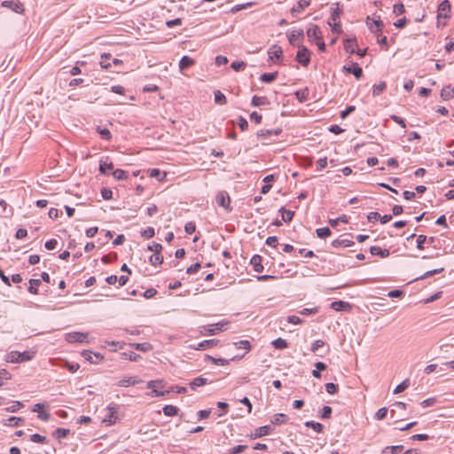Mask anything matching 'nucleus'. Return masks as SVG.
Masks as SVG:
<instances>
[{"instance_id":"obj_26","label":"nucleus","mask_w":454,"mask_h":454,"mask_svg":"<svg viewBox=\"0 0 454 454\" xmlns=\"http://www.w3.org/2000/svg\"><path fill=\"white\" fill-rule=\"evenodd\" d=\"M268 104H269V100L266 97L254 95L251 100V105L253 106H265Z\"/></svg>"},{"instance_id":"obj_31","label":"nucleus","mask_w":454,"mask_h":454,"mask_svg":"<svg viewBox=\"0 0 454 454\" xmlns=\"http://www.w3.org/2000/svg\"><path fill=\"white\" fill-rule=\"evenodd\" d=\"M149 262L153 266L160 265L163 262V256L161 255V253H153L149 257Z\"/></svg>"},{"instance_id":"obj_48","label":"nucleus","mask_w":454,"mask_h":454,"mask_svg":"<svg viewBox=\"0 0 454 454\" xmlns=\"http://www.w3.org/2000/svg\"><path fill=\"white\" fill-rule=\"evenodd\" d=\"M30 440L33 442H36V443H42V444H44V443H47V439L45 436L43 435H41L39 434H31L30 435Z\"/></svg>"},{"instance_id":"obj_45","label":"nucleus","mask_w":454,"mask_h":454,"mask_svg":"<svg viewBox=\"0 0 454 454\" xmlns=\"http://www.w3.org/2000/svg\"><path fill=\"white\" fill-rule=\"evenodd\" d=\"M272 423L286 424L288 423V416L283 413L275 414L274 420H272Z\"/></svg>"},{"instance_id":"obj_18","label":"nucleus","mask_w":454,"mask_h":454,"mask_svg":"<svg viewBox=\"0 0 454 454\" xmlns=\"http://www.w3.org/2000/svg\"><path fill=\"white\" fill-rule=\"evenodd\" d=\"M262 258L259 254H254L252 256L250 260V263L254 268L255 272H262L263 270V266L262 264Z\"/></svg>"},{"instance_id":"obj_56","label":"nucleus","mask_w":454,"mask_h":454,"mask_svg":"<svg viewBox=\"0 0 454 454\" xmlns=\"http://www.w3.org/2000/svg\"><path fill=\"white\" fill-rule=\"evenodd\" d=\"M286 322L293 325H300L303 322V320L296 315H291L286 317Z\"/></svg>"},{"instance_id":"obj_49","label":"nucleus","mask_w":454,"mask_h":454,"mask_svg":"<svg viewBox=\"0 0 454 454\" xmlns=\"http://www.w3.org/2000/svg\"><path fill=\"white\" fill-rule=\"evenodd\" d=\"M111 58V54L104 53L101 55L100 66L102 68L107 69L111 67V64L107 61Z\"/></svg>"},{"instance_id":"obj_14","label":"nucleus","mask_w":454,"mask_h":454,"mask_svg":"<svg viewBox=\"0 0 454 454\" xmlns=\"http://www.w3.org/2000/svg\"><path fill=\"white\" fill-rule=\"evenodd\" d=\"M309 51L307 48H302L297 51L296 60L302 66H308L309 63Z\"/></svg>"},{"instance_id":"obj_34","label":"nucleus","mask_w":454,"mask_h":454,"mask_svg":"<svg viewBox=\"0 0 454 454\" xmlns=\"http://www.w3.org/2000/svg\"><path fill=\"white\" fill-rule=\"evenodd\" d=\"M69 429L68 428H66V427H58L54 433H53V436L59 440L62 439V438H66L68 434H69Z\"/></svg>"},{"instance_id":"obj_41","label":"nucleus","mask_w":454,"mask_h":454,"mask_svg":"<svg viewBox=\"0 0 454 454\" xmlns=\"http://www.w3.org/2000/svg\"><path fill=\"white\" fill-rule=\"evenodd\" d=\"M217 407L219 409L222 410V411H220L219 410H214V416L215 417H220L222 416L223 414L226 413L227 412V409H228V403H224V402H218L217 403Z\"/></svg>"},{"instance_id":"obj_59","label":"nucleus","mask_w":454,"mask_h":454,"mask_svg":"<svg viewBox=\"0 0 454 454\" xmlns=\"http://www.w3.org/2000/svg\"><path fill=\"white\" fill-rule=\"evenodd\" d=\"M158 384L157 381H154V380H151L147 383V387L152 389L155 394L156 395H164V392L162 391H159L155 387L156 385Z\"/></svg>"},{"instance_id":"obj_38","label":"nucleus","mask_w":454,"mask_h":454,"mask_svg":"<svg viewBox=\"0 0 454 454\" xmlns=\"http://www.w3.org/2000/svg\"><path fill=\"white\" fill-rule=\"evenodd\" d=\"M214 96H215V98H214L215 102L217 105L223 106V105L226 104V102H227L226 97L220 90H215L214 93Z\"/></svg>"},{"instance_id":"obj_12","label":"nucleus","mask_w":454,"mask_h":454,"mask_svg":"<svg viewBox=\"0 0 454 454\" xmlns=\"http://www.w3.org/2000/svg\"><path fill=\"white\" fill-rule=\"evenodd\" d=\"M348 236L351 234H345L340 236L339 239L333 240L332 245L333 247H348L353 246L355 243L353 240L348 239Z\"/></svg>"},{"instance_id":"obj_13","label":"nucleus","mask_w":454,"mask_h":454,"mask_svg":"<svg viewBox=\"0 0 454 454\" xmlns=\"http://www.w3.org/2000/svg\"><path fill=\"white\" fill-rule=\"evenodd\" d=\"M289 43L293 45H298L300 41L303 38L304 34L302 29H294L287 34Z\"/></svg>"},{"instance_id":"obj_63","label":"nucleus","mask_w":454,"mask_h":454,"mask_svg":"<svg viewBox=\"0 0 454 454\" xmlns=\"http://www.w3.org/2000/svg\"><path fill=\"white\" fill-rule=\"evenodd\" d=\"M325 390L328 394L330 395H333L337 392L338 390V386L335 385L334 383H326L325 384Z\"/></svg>"},{"instance_id":"obj_5","label":"nucleus","mask_w":454,"mask_h":454,"mask_svg":"<svg viewBox=\"0 0 454 454\" xmlns=\"http://www.w3.org/2000/svg\"><path fill=\"white\" fill-rule=\"evenodd\" d=\"M1 6L19 14H23L25 12L24 4L20 0H4Z\"/></svg>"},{"instance_id":"obj_29","label":"nucleus","mask_w":454,"mask_h":454,"mask_svg":"<svg viewBox=\"0 0 454 454\" xmlns=\"http://www.w3.org/2000/svg\"><path fill=\"white\" fill-rule=\"evenodd\" d=\"M30 286L27 288V291L32 294H38V286L41 285L40 279L31 278L29 280Z\"/></svg>"},{"instance_id":"obj_61","label":"nucleus","mask_w":454,"mask_h":454,"mask_svg":"<svg viewBox=\"0 0 454 454\" xmlns=\"http://www.w3.org/2000/svg\"><path fill=\"white\" fill-rule=\"evenodd\" d=\"M270 427H258L256 429V433L254 434V436L258 437V436L269 434L270 433Z\"/></svg>"},{"instance_id":"obj_40","label":"nucleus","mask_w":454,"mask_h":454,"mask_svg":"<svg viewBox=\"0 0 454 454\" xmlns=\"http://www.w3.org/2000/svg\"><path fill=\"white\" fill-rule=\"evenodd\" d=\"M114 169V164L112 162L106 163L100 161L98 170L103 175H108V170Z\"/></svg>"},{"instance_id":"obj_55","label":"nucleus","mask_w":454,"mask_h":454,"mask_svg":"<svg viewBox=\"0 0 454 454\" xmlns=\"http://www.w3.org/2000/svg\"><path fill=\"white\" fill-rule=\"evenodd\" d=\"M132 346L137 350H140V351H147L151 348V345L148 342L135 343V344H132Z\"/></svg>"},{"instance_id":"obj_43","label":"nucleus","mask_w":454,"mask_h":454,"mask_svg":"<svg viewBox=\"0 0 454 454\" xmlns=\"http://www.w3.org/2000/svg\"><path fill=\"white\" fill-rule=\"evenodd\" d=\"M387 88V84L385 82H380L379 84L373 86L372 95L379 96Z\"/></svg>"},{"instance_id":"obj_8","label":"nucleus","mask_w":454,"mask_h":454,"mask_svg":"<svg viewBox=\"0 0 454 454\" xmlns=\"http://www.w3.org/2000/svg\"><path fill=\"white\" fill-rule=\"evenodd\" d=\"M218 343V340H204L197 344L189 345V348L193 350H207L215 347Z\"/></svg>"},{"instance_id":"obj_23","label":"nucleus","mask_w":454,"mask_h":454,"mask_svg":"<svg viewBox=\"0 0 454 454\" xmlns=\"http://www.w3.org/2000/svg\"><path fill=\"white\" fill-rule=\"evenodd\" d=\"M370 252L372 254L380 255L382 258H386V257L389 256V254H390L389 250L382 249L381 247H377V246L371 247Z\"/></svg>"},{"instance_id":"obj_1","label":"nucleus","mask_w":454,"mask_h":454,"mask_svg":"<svg viewBox=\"0 0 454 454\" xmlns=\"http://www.w3.org/2000/svg\"><path fill=\"white\" fill-rule=\"evenodd\" d=\"M35 352L32 350H26L23 352L20 351H11L6 355V362L8 363H23L26 361H30L35 357Z\"/></svg>"},{"instance_id":"obj_53","label":"nucleus","mask_w":454,"mask_h":454,"mask_svg":"<svg viewBox=\"0 0 454 454\" xmlns=\"http://www.w3.org/2000/svg\"><path fill=\"white\" fill-rule=\"evenodd\" d=\"M147 250L152 251L153 253H161L162 246L160 243L153 242L152 244L148 245Z\"/></svg>"},{"instance_id":"obj_32","label":"nucleus","mask_w":454,"mask_h":454,"mask_svg":"<svg viewBox=\"0 0 454 454\" xmlns=\"http://www.w3.org/2000/svg\"><path fill=\"white\" fill-rule=\"evenodd\" d=\"M309 95V88H305L300 90H297L295 92L296 98L299 100V102L302 103L306 101Z\"/></svg>"},{"instance_id":"obj_57","label":"nucleus","mask_w":454,"mask_h":454,"mask_svg":"<svg viewBox=\"0 0 454 454\" xmlns=\"http://www.w3.org/2000/svg\"><path fill=\"white\" fill-rule=\"evenodd\" d=\"M211 413L214 414V409L201 410V411H198V413H197L198 419L199 420L204 419L207 418Z\"/></svg>"},{"instance_id":"obj_21","label":"nucleus","mask_w":454,"mask_h":454,"mask_svg":"<svg viewBox=\"0 0 454 454\" xmlns=\"http://www.w3.org/2000/svg\"><path fill=\"white\" fill-rule=\"evenodd\" d=\"M195 63L194 59L189 56H183L179 61V69L184 71L188 67L193 66Z\"/></svg>"},{"instance_id":"obj_30","label":"nucleus","mask_w":454,"mask_h":454,"mask_svg":"<svg viewBox=\"0 0 454 454\" xmlns=\"http://www.w3.org/2000/svg\"><path fill=\"white\" fill-rule=\"evenodd\" d=\"M278 77V72L264 73L260 76V80L263 82L270 83L274 82Z\"/></svg>"},{"instance_id":"obj_52","label":"nucleus","mask_w":454,"mask_h":454,"mask_svg":"<svg viewBox=\"0 0 454 454\" xmlns=\"http://www.w3.org/2000/svg\"><path fill=\"white\" fill-rule=\"evenodd\" d=\"M122 356L125 358V359H128V360H130V361H137L138 358H140V355L133 352V351H129V352H123L122 353Z\"/></svg>"},{"instance_id":"obj_24","label":"nucleus","mask_w":454,"mask_h":454,"mask_svg":"<svg viewBox=\"0 0 454 454\" xmlns=\"http://www.w3.org/2000/svg\"><path fill=\"white\" fill-rule=\"evenodd\" d=\"M346 71L349 74H353L356 79H359L363 75V70L358 66V64L355 63L350 67H344Z\"/></svg>"},{"instance_id":"obj_62","label":"nucleus","mask_w":454,"mask_h":454,"mask_svg":"<svg viewBox=\"0 0 454 454\" xmlns=\"http://www.w3.org/2000/svg\"><path fill=\"white\" fill-rule=\"evenodd\" d=\"M200 267H201L200 263L195 262L187 268L186 273L190 274V275L194 274V273L198 272V270L200 269Z\"/></svg>"},{"instance_id":"obj_11","label":"nucleus","mask_w":454,"mask_h":454,"mask_svg":"<svg viewBox=\"0 0 454 454\" xmlns=\"http://www.w3.org/2000/svg\"><path fill=\"white\" fill-rule=\"evenodd\" d=\"M340 10L336 4V7H332V12H331V21H329V25L333 27V29L336 32H339L340 30Z\"/></svg>"},{"instance_id":"obj_28","label":"nucleus","mask_w":454,"mask_h":454,"mask_svg":"<svg viewBox=\"0 0 454 454\" xmlns=\"http://www.w3.org/2000/svg\"><path fill=\"white\" fill-rule=\"evenodd\" d=\"M207 383V379L203 377H197L190 382V387L192 390H195L198 387L204 386Z\"/></svg>"},{"instance_id":"obj_19","label":"nucleus","mask_w":454,"mask_h":454,"mask_svg":"<svg viewBox=\"0 0 454 454\" xmlns=\"http://www.w3.org/2000/svg\"><path fill=\"white\" fill-rule=\"evenodd\" d=\"M310 4V0H300L297 4L291 9L293 16H297L305 7Z\"/></svg>"},{"instance_id":"obj_39","label":"nucleus","mask_w":454,"mask_h":454,"mask_svg":"<svg viewBox=\"0 0 454 454\" xmlns=\"http://www.w3.org/2000/svg\"><path fill=\"white\" fill-rule=\"evenodd\" d=\"M411 385L410 380L406 379L403 381H402L399 385L395 387L394 389V394H399L403 392L405 389H407Z\"/></svg>"},{"instance_id":"obj_10","label":"nucleus","mask_w":454,"mask_h":454,"mask_svg":"<svg viewBox=\"0 0 454 454\" xmlns=\"http://www.w3.org/2000/svg\"><path fill=\"white\" fill-rule=\"evenodd\" d=\"M87 333L80 332H73L66 334V340L69 343H83L87 342Z\"/></svg>"},{"instance_id":"obj_46","label":"nucleus","mask_w":454,"mask_h":454,"mask_svg":"<svg viewBox=\"0 0 454 454\" xmlns=\"http://www.w3.org/2000/svg\"><path fill=\"white\" fill-rule=\"evenodd\" d=\"M294 256L295 258L299 256H305V257H312V250H306L304 248H299L296 249V252H294Z\"/></svg>"},{"instance_id":"obj_47","label":"nucleus","mask_w":454,"mask_h":454,"mask_svg":"<svg viewBox=\"0 0 454 454\" xmlns=\"http://www.w3.org/2000/svg\"><path fill=\"white\" fill-rule=\"evenodd\" d=\"M178 408L173 405H165L163 412L166 416H174L177 413Z\"/></svg>"},{"instance_id":"obj_15","label":"nucleus","mask_w":454,"mask_h":454,"mask_svg":"<svg viewBox=\"0 0 454 454\" xmlns=\"http://www.w3.org/2000/svg\"><path fill=\"white\" fill-rule=\"evenodd\" d=\"M281 132L282 129L279 128L275 129H262L257 132V137L263 141H267L270 140L272 135L277 136L279 135Z\"/></svg>"},{"instance_id":"obj_17","label":"nucleus","mask_w":454,"mask_h":454,"mask_svg":"<svg viewBox=\"0 0 454 454\" xmlns=\"http://www.w3.org/2000/svg\"><path fill=\"white\" fill-rule=\"evenodd\" d=\"M268 54L270 59L275 61L281 59L283 51L280 46L275 44L270 48Z\"/></svg>"},{"instance_id":"obj_64","label":"nucleus","mask_w":454,"mask_h":454,"mask_svg":"<svg viewBox=\"0 0 454 454\" xmlns=\"http://www.w3.org/2000/svg\"><path fill=\"white\" fill-rule=\"evenodd\" d=\"M57 245H58V240L55 239H51L45 242L44 247L48 250H53L56 248Z\"/></svg>"},{"instance_id":"obj_22","label":"nucleus","mask_w":454,"mask_h":454,"mask_svg":"<svg viewBox=\"0 0 454 454\" xmlns=\"http://www.w3.org/2000/svg\"><path fill=\"white\" fill-rule=\"evenodd\" d=\"M441 98L442 100H450L454 98V87L450 85L445 86L441 90Z\"/></svg>"},{"instance_id":"obj_54","label":"nucleus","mask_w":454,"mask_h":454,"mask_svg":"<svg viewBox=\"0 0 454 454\" xmlns=\"http://www.w3.org/2000/svg\"><path fill=\"white\" fill-rule=\"evenodd\" d=\"M246 63L244 61H233L231 65V67L239 72L243 70L246 67Z\"/></svg>"},{"instance_id":"obj_7","label":"nucleus","mask_w":454,"mask_h":454,"mask_svg":"<svg viewBox=\"0 0 454 454\" xmlns=\"http://www.w3.org/2000/svg\"><path fill=\"white\" fill-rule=\"evenodd\" d=\"M82 356L88 362L93 364H98L104 360L103 355L98 352H92L91 350H83Z\"/></svg>"},{"instance_id":"obj_60","label":"nucleus","mask_w":454,"mask_h":454,"mask_svg":"<svg viewBox=\"0 0 454 454\" xmlns=\"http://www.w3.org/2000/svg\"><path fill=\"white\" fill-rule=\"evenodd\" d=\"M184 231L187 234H192L196 231V225L193 222H188L184 225Z\"/></svg>"},{"instance_id":"obj_16","label":"nucleus","mask_w":454,"mask_h":454,"mask_svg":"<svg viewBox=\"0 0 454 454\" xmlns=\"http://www.w3.org/2000/svg\"><path fill=\"white\" fill-rule=\"evenodd\" d=\"M330 308L335 311H348L352 306L349 302L344 301H333L330 304Z\"/></svg>"},{"instance_id":"obj_33","label":"nucleus","mask_w":454,"mask_h":454,"mask_svg":"<svg viewBox=\"0 0 454 454\" xmlns=\"http://www.w3.org/2000/svg\"><path fill=\"white\" fill-rule=\"evenodd\" d=\"M279 212L281 213L282 215V221L286 222V223H288V222H291L293 217H294V212L292 211V210H286L285 207H281L279 209Z\"/></svg>"},{"instance_id":"obj_37","label":"nucleus","mask_w":454,"mask_h":454,"mask_svg":"<svg viewBox=\"0 0 454 454\" xmlns=\"http://www.w3.org/2000/svg\"><path fill=\"white\" fill-rule=\"evenodd\" d=\"M97 131L102 139L106 141H110L112 139V134L108 129L98 127Z\"/></svg>"},{"instance_id":"obj_35","label":"nucleus","mask_w":454,"mask_h":454,"mask_svg":"<svg viewBox=\"0 0 454 454\" xmlns=\"http://www.w3.org/2000/svg\"><path fill=\"white\" fill-rule=\"evenodd\" d=\"M403 449V445L387 446L382 450L383 454H396Z\"/></svg>"},{"instance_id":"obj_36","label":"nucleus","mask_w":454,"mask_h":454,"mask_svg":"<svg viewBox=\"0 0 454 454\" xmlns=\"http://www.w3.org/2000/svg\"><path fill=\"white\" fill-rule=\"evenodd\" d=\"M272 346L276 348V349H284L286 348H287L288 346V343L287 341L285 340V339H282V338H277L275 339L272 342H271Z\"/></svg>"},{"instance_id":"obj_20","label":"nucleus","mask_w":454,"mask_h":454,"mask_svg":"<svg viewBox=\"0 0 454 454\" xmlns=\"http://www.w3.org/2000/svg\"><path fill=\"white\" fill-rule=\"evenodd\" d=\"M140 380H137V377H124L123 379H121L119 382H118V386L121 387H127L129 386H134L137 383H139Z\"/></svg>"},{"instance_id":"obj_25","label":"nucleus","mask_w":454,"mask_h":454,"mask_svg":"<svg viewBox=\"0 0 454 454\" xmlns=\"http://www.w3.org/2000/svg\"><path fill=\"white\" fill-rule=\"evenodd\" d=\"M357 44L355 39H346L344 41V49L347 52L353 54L356 52Z\"/></svg>"},{"instance_id":"obj_2","label":"nucleus","mask_w":454,"mask_h":454,"mask_svg":"<svg viewBox=\"0 0 454 454\" xmlns=\"http://www.w3.org/2000/svg\"><path fill=\"white\" fill-rule=\"evenodd\" d=\"M369 28L372 33H374L377 35L378 43L384 46L387 50V38L386 35H381V31L383 28V22L379 18L378 20H373L371 23H368Z\"/></svg>"},{"instance_id":"obj_44","label":"nucleus","mask_w":454,"mask_h":454,"mask_svg":"<svg viewBox=\"0 0 454 454\" xmlns=\"http://www.w3.org/2000/svg\"><path fill=\"white\" fill-rule=\"evenodd\" d=\"M237 348L245 349L246 352H248L251 349V344L247 340H241L234 343Z\"/></svg>"},{"instance_id":"obj_9","label":"nucleus","mask_w":454,"mask_h":454,"mask_svg":"<svg viewBox=\"0 0 454 454\" xmlns=\"http://www.w3.org/2000/svg\"><path fill=\"white\" fill-rule=\"evenodd\" d=\"M450 4L448 0L442 1L437 10V20L440 22L441 19L450 18Z\"/></svg>"},{"instance_id":"obj_6","label":"nucleus","mask_w":454,"mask_h":454,"mask_svg":"<svg viewBox=\"0 0 454 454\" xmlns=\"http://www.w3.org/2000/svg\"><path fill=\"white\" fill-rule=\"evenodd\" d=\"M215 201L219 207L225 208L227 211H231L232 208L230 207L231 198L227 192H225V191L219 192L216 194Z\"/></svg>"},{"instance_id":"obj_51","label":"nucleus","mask_w":454,"mask_h":454,"mask_svg":"<svg viewBox=\"0 0 454 454\" xmlns=\"http://www.w3.org/2000/svg\"><path fill=\"white\" fill-rule=\"evenodd\" d=\"M316 232H317V237L326 238V237L330 236L331 230L328 227H323V228L317 229Z\"/></svg>"},{"instance_id":"obj_50","label":"nucleus","mask_w":454,"mask_h":454,"mask_svg":"<svg viewBox=\"0 0 454 454\" xmlns=\"http://www.w3.org/2000/svg\"><path fill=\"white\" fill-rule=\"evenodd\" d=\"M155 235L154 229L153 227H147L144 231H141V236L144 239H151Z\"/></svg>"},{"instance_id":"obj_3","label":"nucleus","mask_w":454,"mask_h":454,"mask_svg":"<svg viewBox=\"0 0 454 454\" xmlns=\"http://www.w3.org/2000/svg\"><path fill=\"white\" fill-rule=\"evenodd\" d=\"M229 325L228 321H221L216 324L208 325L202 326L200 334L202 335H215L226 329V325Z\"/></svg>"},{"instance_id":"obj_42","label":"nucleus","mask_w":454,"mask_h":454,"mask_svg":"<svg viewBox=\"0 0 454 454\" xmlns=\"http://www.w3.org/2000/svg\"><path fill=\"white\" fill-rule=\"evenodd\" d=\"M113 176L117 180H126L128 179L129 175L127 171L117 168L113 172Z\"/></svg>"},{"instance_id":"obj_4","label":"nucleus","mask_w":454,"mask_h":454,"mask_svg":"<svg viewBox=\"0 0 454 454\" xmlns=\"http://www.w3.org/2000/svg\"><path fill=\"white\" fill-rule=\"evenodd\" d=\"M119 405L117 404H111L108 406V412L105 417V421L108 422V426L114 425L116 423H119L121 421L120 416H119Z\"/></svg>"},{"instance_id":"obj_27","label":"nucleus","mask_w":454,"mask_h":454,"mask_svg":"<svg viewBox=\"0 0 454 454\" xmlns=\"http://www.w3.org/2000/svg\"><path fill=\"white\" fill-rule=\"evenodd\" d=\"M205 361H210V362H212L213 364H215L216 365L224 366V365H228L230 364L231 360H227V359H224V358H215V357H213V356H211L209 355H206L205 356Z\"/></svg>"},{"instance_id":"obj_58","label":"nucleus","mask_w":454,"mask_h":454,"mask_svg":"<svg viewBox=\"0 0 454 454\" xmlns=\"http://www.w3.org/2000/svg\"><path fill=\"white\" fill-rule=\"evenodd\" d=\"M387 409L386 407H382L376 411L374 418L378 420H380L384 419L387 416Z\"/></svg>"}]
</instances>
